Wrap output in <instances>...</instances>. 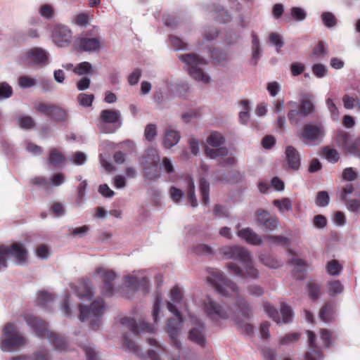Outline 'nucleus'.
<instances>
[{
    "label": "nucleus",
    "instance_id": "obj_9",
    "mask_svg": "<svg viewBox=\"0 0 360 360\" xmlns=\"http://www.w3.org/2000/svg\"><path fill=\"white\" fill-rule=\"evenodd\" d=\"M11 255L19 264H22L27 259V251L24 246L18 243H15L11 246L0 245V271L6 268L7 256Z\"/></svg>",
    "mask_w": 360,
    "mask_h": 360
},
{
    "label": "nucleus",
    "instance_id": "obj_17",
    "mask_svg": "<svg viewBox=\"0 0 360 360\" xmlns=\"http://www.w3.org/2000/svg\"><path fill=\"white\" fill-rule=\"evenodd\" d=\"M96 274L103 279V295L107 296L112 295L113 291V285L112 282L116 277L115 273L112 270H109L104 267H98L96 269Z\"/></svg>",
    "mask_w": 360,
    "mask_h": 360
},
{
    "label": "nucleus",
    "instance_id": "obj_40",
    "mask_svg": "<svg viewBox=\"0 0 360 360\" xmlns=\"http://www.w3.org/2000/svg\"><path fill=\"white\" fill-rule=\"evenodd\" d=\"M224 142V137L217 131H212L207 138V143L212 147H218Z\"/></svg>",
    "mask_w": 360,
    "mask_h": 360
},
{
    "label": "nucleus",
    "instance_id": "obj_49",
    "mask_svg": "<svg viewBox=\"0 0 360 360\" xmlns=\"http://www.w3.org/2000/svg\"><path fill=\"white\" fill-rule=\"evenodd\" d=\"M260 259L264 265L271 268H277L281 265L279 261L275 259L274 257L268 255H262L260 257Z\"/></svg>",
    "mask_w": 360,
    "mask_h": 360
},
{
    "label": "nucleus",
    "instance_id": "obj_2",
    "mask_svg": "<svg viewBox=\"0 0 360 360\" xmlns=\"http://www.w3.org/2000/svg\"><path fill=\"white\" fill-rule=\"evenodd\" d=\"M222 254L229 259L238 261L241 268L234 262L227 264L228 270L233 274L243 278H255L258 271L254 268L249 252L240 246L225 247L221 250Z\"/></svg>",
    "mask_w": 360,
    "mask_h": 360
},
{
    "label": "nucleus",
    "instance_id": "obj_61",
    "mask_svg": "<svg viewBox=\"0 0 360 360\" xmlns=\"http://www.w3.org/2000/svg\"><path fill=\"white\" fill-rule=\"evenodd\" d=\"M124 346L127 349L139 355V348L132 340H129L127 336L124 338Z\"/></svg>",
    "mask_w": 360,
    "mask_h": 360
},
{
    "label": "nucleus",
    "instance_id": "obj_52",
    "mask_svg": "<svg viewBox=\"0 0 360 360\" xmlns=\"http://www.w3.org/2000/svg\"><path fill=\"white\" fill-rule=\"evenodd\" d=\"M321 18L323 24L328 27H331L336 25V18L332 13H323L321 15Z\"/></svg>",
    "mask_w": 360,
    "mask_h": 360
},
{
    "label": "nucleus",
    "instance_id": "obj_46",
    "mask_svg": "<svg viewBox=\"0 0 360 360\" xmlns=\"http://www.w3.org/2000/svg\"><path fill=\"white\" fill-rule=\"evenodd\" d=\"M252 58L255 60V63H257L260 53L259 41L258 37L255 33L252 34Z\"/></svg>",
    "mask_w": 360,
    "mask_h": 360
},
{
    "label": "nucleus",
    "instance_id": "obj_47",
    "mask_svg": "<svg viewBox=\"0 0 360 360\" xmlns=\"http://www.w3.org/2000/svg\"><path fill=\"white\" fill-rule=\"evenodd\" d=\"M343 290V285L338 280H333L328 283V292L330 295H334L341 293Z\"/></svg>",
    "mask_w": 360,
    "mask_h": 360
},
{
    "label": "nucleus",
    "instance_id": "obj_53",
    "mask_svg": "<svg viewBox=\"0 0 360 360\" xmlns=\"http://www.w3.org/2000/svg\"><path fill=\"white\" fill-rule=\"evenodd\" d=\"M18 123L21 128L31 129L34 126V121L30 116H21L18 118Z\"/></svg>",
    "mask_w": 360,
    "mask_h": 360
},
{
    "label": "nucleus",
    "instance_id": "obj_26",
    "mask_svg": "<svg viewBox=\"0 0 360 360\" xmlns=\"http://www.w3.org/2000/svg\"><path fill=\"white\" fill-rule=\"evenodd\" d=\"M285 154L289 167L292 169H297L300 165V158L296 149L292 146H288Z\"/></svg>",
    "mask_w": 360,
    "mask_h": 360
},
{
    "label": "nucleus",
    "instance_id": "obj_51",
    "mask_svg": "<svg viewBox=\"0 0 360 360\" xmlns=\"http://www.w3.org/2000/svg\"><path fill=\"white\" fill-rule=\"evenodd\" d=\"M89 20V14L87 13H82L76 15L72 22L79 26H85L88 24Z\"/></svg>",
    "mask_w": 360,
    "mask_h": 360
},
{
    "label": "nucleus",
    "instance_id": "obj_50",
    "mask_svg": "<svg viewBox=\"0 0 360 360\" xmlns=\"http://www.w3.org/2000/svg\"><path fill=\"white\" fill-rule=\"evenodd\" d=\"M266 239L271 243L280 245L283 246H288L289 240L287 238L281 236H269Z\"/></svg>",
    "mask_w": 360,
    "mask_h": 360
},
{
    "label": "nucleus",
    "instance_id": "obj_30",
    "mask_svg": "<svg viewBox=\"0 0 360 360\" xmlns=\"http://www.w3.org/2000/svg\"><path fill=\"white\" fill-rule=\"evenodd\" d=\"M290 264L294 266V275L297 279H303L305 276L306 264L304 261L297 257L290 259Z\"/></svg>",
    "mask_w": 360,
    "mask_h": 360
},
{
    "label": "nucleus",
    "instance_id": "obj_10",
    "mask_svg": "<svg viewBox=\"0 0 360 360\" xmlns=\"http://www.w3.org/2000/svg\"><path fill=\"white\" fill-rule=\"evenodd\" d=\"M120 112L117 110H103L100 115L99 128L105 133H112L121 126Z\"/></svg>",
    "mask_w": 360,
    "mask_h": 360
},
{
    "label": "nucleus",
    "instance_id": "obj_14",
    "mask_svg": "<svg viewBox=\"0 0 360 360\" xmlns=\"http://www.w3.org/2000/svg\"><path fill=\"white\" fill-rule=\"evenodd\" d=\"M120 323L129 328L134 335H138L144 333H153L155 331V326L150 325L145 322H139L137 323L134 319L129 317H124L121 319Z\"/></svg>",
    "mask_w": 360,
    "mask_h": 360
},
{
    "label": "nucleus",
    "instance_id": "obj_35",
    "mask_svg": "<svg viewBox=\"0 0 360 360\" xmlns=\"http://www.w3.org/2000/svg\"><path fill=\"white\" fill-rule=\"evenodd\" d=\"M335 95L328 94V97L326 98V105L330 112L331 118L333 120L337 121L339 119V110L334 103Z\"/></svg>",
    "mask_w": 360,
    "mask_h": 360
},
{
    "label": "nucleus",
    "instance_id": "obj_64",
    "mask_svg": "<svg viewBox=\"0 0 360 360\" xmlns=\"http://www.w3.org/2000/svg\"><path fill=\"white\" fill-rule=\"evenodd\" d=\"M70 160L74 164L81 165L86 162V157L82 152H76L72 154Z\"/></svg>",
    "mask_w": 360,
    "mask_h": 360
},
{
    "label": "nucleus",
    "instance_id": "obj_6",
    "mask_svg": "<svg viewBox=\"0 0 360 360\" xmlns=\"http://www.w3.org/2000/svg\"><path fill=\"white\" fill-rule=\"evenodd\" d=\"M79 319L82 321H90L94 330L97 329L100 324V317L105 311V305L102 300H95L89 307L79 304Z\"/></svg>",
    "mask_w": 360,
    "mask_h": 360
},
{
    "label": "nucleus",
    "instance_id": "obj_59",
    "mask_svg": "<svg viewBox=\"0 0 360 360\" xmlns=\"http://www.w3.org/2000/svg\"><path fill=\"white\" fill-rule=\"evenodd\" d=\"M291 15L296 20H303L307 15L304 9L299 7H293L291 8Z\"/></svg>",
    "mask_w": 360,
    "mask_h": 360
},
{
    "label": "nucleus",
    "instance_id": "obj_28",
    "mask_svg": "<svg viewBox=\"0 0 360 360\" xmlns=\"http://www.w3.org/2000/svg\"><path fill=\"white\" fill-rule=\"evenodd\" d=\"M238 233L240 238L250 244L259 245L262 243V238L249 228L242 229Z\"/></svg>",
    "mask_w": 360,
    "mask_h": 360
},
{
    "label": "nucleus",
    "instance_id": "obj_32",
    "mask_svg": "<svg viewBox=\"0 0 360 360\" xmlns=\"http://www.w3.org/2000/svg\"><path fill=\"white\" fill-rule=\"evenodd\" d=\"M344 107L346 109L356 108L360 110V98L356 94H345L342 97Z\"/></svg>",
    "mask_w": 360,
    "mask_h": 360
},
{
    "label": "nucleus",
    "instance_id": "obj_8",
    "mask_svg": "<svg viewBox=\"0 0 360 360\" xmlns=\"http://www.w3.org/2000/svg\"><path fill=\"white\" fill-rule=\"evenodd\" d=\"M335 141L345 153L360 157V138L353 139L349 133L338 130L335 136Z\"/></svg>",
    "mask_w": 360,
    "mask_h": 360
},
{
    "label": "nucleus",
    "instance_id": "obj_54",
    "mask_svg": "<svg viewBox=\"0 0 360 360\" xmlns=\"http://www.w3.org/2000/svg\"><path fill=\"white\" fill-rule=\"evenodd\" d=\"M51 117L57 121H64L67 118V112L62 108L55 105L53 115Z\"/></svg>",
    "mask_w": 360,
    "mask_h": 360
},
{
    "label": "nucleus",
    "instance_id": "obj_60",
    "mask_svg": "<svg viewBox=\"0 0 360 360\" xmlns=\"http://www.w3.org/2000/svg\"><path fill=\"white\" fill-rule=\"evenodd\" d=\"M309 295L312 300H316L320 295V287L314 283L308 285Z\"/></svg>",
    "mask_w": 360,
    "mask_h": 360
},
{
    "label": "nucleus",
    "instance_id": "obj_63",
    "mask_svg": "<svg viewBox=\"0 0 360 360\" xmlns=\"http://www.w3.org/2000/svg\"><path fill=\"white\" fill-rule=\"evenodd\" d=\"M35 79L27 76H22L18 79V84L22 88H29L35 84Z\"/></svg>",
    "mask_w": 360,
    "mask_h": 360
},
{
    "label": "nucleus",
    "instance_id": "obj_15",
    "mask_svg": "<svg viewBox=\"0 0 360 360\" xmlns=\"http://www.w3.org/2000/svg\"><path fill=\"white\" fill-rule=\"evenodd\" d=\"M53 42L58 46L63 47L69 44L72 39L70 30L62 25H56L52 32Z\"/></svg>",
    "mask_w": 360,
    "mask_h": 360
},
{
    "label": "nucleus",
    "instance_id": "obj_3",
    "mask_svg": "<svg viewBox=\"0 0 360 360\" xmlns=\"http://www.w3.org/2000/svg\"><path fill=\"white\" fill-rule=\"evenodd\" d=\"M207 281L223 296L232 297L236 299L238 309L243 316L248 318L250 308L245 302L239 299V291L236 285L226 278L218 269L209 270Z\"/></svg>",
    "mask_w": 360,
    "mask_h": 360
},
{
    "label": "nucleus",
    "instance_id": "obj_24",
    "mask_svg": "<svg viewBox=\"0 0 360 360\" xmlns=\"http://www.w3.org/2000/svg\"><path fill=\"white\" fill-rule=\"evenodd\" d=\"M354 191L353 186L352 184H347L342 190L341 194L342 199L345 202L347 208L352 212H357L360 208V200H348L347 195L352 193Z\"/></svg>",
    "mask_w": 360,
    "mask_h": 360
},
{
    "label": "nucleus",
    "instance_id": "obj_21",
    "mask_svg": "<svg viewBox=\"0 0 360 360\" xmlns=\"http://www.w3.org/2000/svg\"><path fill=\"white\" fill-rule=\"evenodd\" d=\"M77 49L82 51H94L100 46V41L97 37H89L87 34L82 35L75 41Z\"/></svg>",
    "mask_w": 360,
    "mask_h": 360
},
{
    "label": "nucleus",
    "instance_id": "obj_41",
    "mask_svg": "<svg viewBox=\"0 0 360 360\" xmlns=\"http://www.w3.org/2000/svg\"><path fill=\"white\" fill-rule=\"evenodd\" d=\"M342 269V265L337 260H331L326 264V271L332 276L338 275Z\"/></svg>",
    "mask_w": 360,
    "mask_h": 360
},
{
    "label": "nucleus",
    "instance_id": "obj_13",
    "mask_svg": "<svg viewBox=\"0 0 360 360\" xmlns=\"http://www.w3.org/2000/svg\"><path fill=\"white\" fill-rule=\"evenodd\" d=\"M20 60L25 65H46L48 64L49 54L41 48H33L27 51Z\"/></svg>",
    "mask_w": 360,
    "mask_h": 360
},
{
    "label": "nucleus",
    "instance_id": "obj_55",
    "mask_svg": "<svg viewBox=\"0 0 360 360\" xmlns=\"http://www.w3.org/2000/svg\"><path fill=\"white\" fill-rule=\"evenodd\" d=\"M91 69V65L88 62H82L79 64H78L74 69V72L79 75H84L86 73H88Z\"/></svg>",
    "mask_w": 360,
    "mask_h": 360
},
{
    "label": "nucleus",
    "instance_id": "obj_19",
    "mask_svg": "<svg viewBox=\"0 0 360 360\" xmlns=\"http://www.w3.org/2000/svg\"><path fill=\"white\" fill-rule=\"evenodd\" d=\"M145 271L134 272L125 277L126 283L132 289L141 288L144 292H148V281L145 278Z\"/></svg>",
    "mask_w": 360,
    "mask_h": 360
},
{
    "label": "nucleus",
    "instance_id": "obj_62",
    "mask_svg": "<svg viewBox=\"0 0 360 360\" xmlns=\"http://www.w3.org/2000/svg\"><path fill=\"white\" fill-rule=\"evenodd\" d=\"M321 338L325 345L328 347L330 345L331 340L333 339L332 333L326 329H321L320 331Z\"/></svg>",
    "mask_w": 360,
    "mask_h": 360
},
{
    "label": "nucleus",
    "instance_id": "obj_48",
    "mask_svg": "<svg viewBox=\"0 0 360 360\" xmlns=\"http://www.w3.org/2000/svg\"><path fill=\"white\" fill-rule=\"evenodd\" d=\"M300 338V334L297 333H289L280 339L281 345H289L291 343L297 342Z\"/></svg>",
    "mask_w": 360,
    "mask_h": 360
},
{
    "label": "nucleus",
    "instance_id": "obj_23",
    "mask_svg": "<svg viewBox=\"0 0 360 360\" xmlns=\"http://www.w3.org/2000/svg\"><path fill=\"white\" fill-rule=\"evenodd\" d=\"M76 294L80 299L90 300L92 296V292L89 283L84 279H81L74 285H71Z\"/></svg>",
    "mask_w": 360,
    "mask_h": 360
},
{
    "label": "nucleus",
    "instance_id": "obj_42",
    "mask_svg": "<svg viewBox=\"0 0 360 360\" xmlns=\"http://www.w3.org/2000/svg\"><path fill=\"white\" fill-rule=\"evenodd\" d=\"M273 204L278 207L281 212L289 211L292 207L291 201L287 198H284L281 200H274Z\"/></svg>",
    "mask_w": 360,
    "mask_h": 360
},
{
    "label": "nucleus",
    "instance_id": "obj_27",
    "mask_svg": "<svg viewBox=\"0 0 360 360\" xmlns=\"http://www.w3.org/2000/svg\"><path fill=\"white\" fill-rule=\"evenodd\" d=\"M287 106L289 108L288 118L290 122L292 124H297L304 115H302L300 108H297L295 102L290 101L287 103Z\"/></svg>",
    "mask_w": 360,
    "mask_h": 360
},
{
    "label": "nucleus",
    "instance_id": "obj_5",
    "mask_svg": "<svg viewBox=\"0 0 360 360\" xmlns=\"http://www.w3.org/2000/svg\"><path fill=\"white\" fill-rule=\"evenodd\" d=\"M180 60L187 66L189 75L196 81L207 84L210 82V77L207 75L200 65H205L206 61L205 59L199 58L193 53L181 55Z\"/></svg>",
    "mask_w": 360,
    "mask_h": 360
},
{
    "label": "nucleus",
    "instance_id": "obj_22",
    "mask_svg": "<svg viewBox=\"0 0 360 360\" xmlns=\"http://www.w3.org/2000/svg\"><path fill=\"white\" fill-rule=\"evenodd\" d=\"M308 335L309 351L305 354V360H321L323 354L321 349L315 343L316 335L310 331H307Z\"/></svg>",
    "mask_w": 360,
    "mask_h": 360
},
{
    "label": "nucleus",
    "instance_id": "obj_36",
    "mask_svg": "<svg viewBox=\"0 0 360 360\" xmlns=\"http://www.w3.org/2000/svg\"><path fill=\"white\" fill-rule=\"evenodd\" d=\"M54 106L55 105L49 103L40 102L36 103L34 108L38 112L51 117L53 115Z\"/></svg>",
    "mask_w": 360,
    "mask_h": 360
},
{
    "label": "nucleus",
    "instance_id": "obj_20",
    "mask_svg": "<svg viewBox=\"0 0 360 360\" xmlns=\"http://www.w3.org/2000/svg\"><path fill=\"white\" fill-rule=\"evenodd\" d=\"M160 162V156L156 149L150 148L147 150L146 154L143 157L141 163L143 165V169L146 176L152 179L153 176H150L148 169L154 168L155 170L157 169L158 162ZM157 177L155 176L154 178Z\"/></svg>",
    "mask_w": 360,
    "mask_h": 360
},
{
    "label": "nucleus",
    "instance_id": "obj_57",
    "mask_svg": "<svg viewBox=\"0 0 360 360\" xmlns=\"http://www.w3.org/2000/svg\"><path fill=\"white\" fill-rule=\"evenodd\" d=\"M269 39L272 44L276 46L277 52H279V49L283 45L281 36L277 33H271L269 34Z\"/></svg>",
    "mask_w": 360,
    "mask_h": 360
},
{
    "label": "nucleus",
    "instance_id": "obj_34",
    "mask_svg": "<svg viewBox=\"0 0 360 360\" xmlns=\"http://www.w3.org/2000/svg\"><path fill=\"white\" fill-rule=\"evenodd\" d=\"M185 181L187 184L186 192H187L188 201L190 202V204L192 207H195L198 205V202H197V199L195 197L194 183L193 181V179L188 176L186 177Z\"/></svg>",
    "mask_w": 360,
    "mask_h": 360
},
{
    "label": "nucleus",
    "instance_id": "obj_18",
    "mask_svg": "<svg viewBox=\"0 0 360 360\" xmlns=\"http://www.w3.org/2000/svg\"><path fill=\"white\" fill-rule=\"evenodd\" d=\"M190 319L193 328L189 331V339L193 342L203 347L205 343L204 336V326L199 322L198 319L194 316H190Z\"/></svg>",
    "mask_w": 360,
    "mask_h": 360
},
{
    "label": "nucleus",
    "instance_id": "obj_33",
    "mask_svg": "<svg viewBox=\"0 0 360 360\" xmlns=\"http://www.w3.org/2000/svg\"><path fill=\"white\" fill-rule=\"evenodd\" d=\"M335 310L332 304H326L321 308L319 313L320 319L324 322H330L334 319Z\"/></svg>",
    "mask_w": 360,
    "mask_h": 360
},
{
    "label": "nucleus",
    "instance_id": "obj_56",
    "mask_svg": "<svg viewBox=\"0 0 360 360\" xmlns=\"http://www.w3.org/2000/svg\"><path fill=\"white\" fill-rule=\"evenodd\" d=\"M93 94H80L77 97L78 102L83 106H90L94 101Z\"/></svg>",
    "mask_w": 360,
    "mask_h": 360
},
{
    "label": "nucleus",
    "instance_id": "obj_39",
    "mask_svg": "<svg viewBox=\"0 0 360 360\" xmlns=\"http://www.w3.org/2000/svg\"><path fill=\"white\" fill-rule=\"evenodd\" d=\"M200 191L202 197V203L205 205L209 203V184L204 179L200 180Z\"/></svg>",
    "mask_w": 360,
    "mask_h": 360
},
{
    "label": "nucleus",
    "instance_id": "obj_44",
    "mask_svg": "<svg viewBox=\"0 0 360 360\" xmlns=\"http://www.w3.org/2000/svg\"><path fill=\"white\" fill-rule=\"evenodd\" d=\"M53 295L47 291H40L38 293L37 302L39 304L45 307L46 304L53 300Z\"/></svg>",
    "mask_w": 360,
    "mask_h": 360
},
{
    "label": "nucleus",
    "instance_id": "obj_25",
    "mask_svg": "<svg viewBox=\"0 0 360 360\" xmlns=\"http://www.w3.org/2000/svg\"><path fill=\"white\" fill-rule=\"evenodd\" d=\"M314 96L311 94H305L302 95L300 100V108L302 112V115L307 116L314 111V107L313 104Z\"/></svg>",
    "mask_w": 360,
    "mask_h": 360
},
{
    "label": "nucleus",
    "instance_id": "obj_4",
    "mask_svg": "<svg viewBox=\"0 0 360 360\" xmlns=\"http://www.w3.org/2000/svg\"><path fill=\"white\" fill-rule=\"evenodd\" d=\"M25 320L37 335L49 338L56 349L59 351L66 350L67 343L65 339L55 333L49 331L45 321L32 314H25Z\"/></svg>",
    "mask_w": 360,
    "mask_h": 360
},
{
    "label": "nucleus",
    "instance_id": "obj_31",
    "mask_svg": "<svg viewBox=\"0 0 360 360\" xmlns=\"http://www.w3.org/2000/svg\"><path fill=\"white\" fill-rule=\"evenodd\" d=\"M64 161L65 157L59 150L53 148L50 150L48 158V164L49 165L57 167L62 165Z\"/></svg>",
    "mask_w": 360,
    "mask_h": 360
},
{
    "label": "nucleus",
    "instance_id": "obj_12",
    "mask_svg": "<svg viewBox=\"0 0 360 360\" xmlns=\"http://www.w3.org/2000/svg\"><path fill=\"white\" fill-rule=\"evenodd\" d=\"M324 136L321 124H307L302 130L300 139L306 144H317Z\"/></svg>",
    "mask_w": 360,
    "mask_h": 360
},
{
    "label": "nucleus",
    "instance_id": "obj_37",
    "mask_svg": "<svg viewBox=\"0 0 360 360\" xmlns=\"http://www.w3.org/2000/svg\"><path fill=\"white\" fill-rule=\"evenodd\" d=\"M322 153L324 158L331 162H336L340 158L338 152L330 146L324 147L322 150Z\"/></svg>",
    "mask_w": 360,
    "mask_h": 360
},
{
    "label": "nucleus",
    "instance_id": "obj_43",
    "mask_svg": "<svg viewBox=\"0 0 360 360\" xmlns=\"http://www.w3.org/2000/svg\"><path fill=\"white\" fill-rule=\"evenodd\" d=\"M264 309L268 316L274 321L278 323H281V318L278 315V312L271 304L268 302L264 303Z\"/></svg>",
    "mask_w": 360,
    "mask_h": 360
},
{
    "label": "nucleus",
    "instance_id": "obj_38",
    "mask_svg": "<svg viewBox=\"0 0 360 360\" xmlns=\"http://www.w3.org/2000/svg\"><path fill=\"white\" fill-rule=\"evenodd\" d=\"M241 110L239 113V120L241 123L246 124L249 120L250 105L247 100H243L239 103Z\"/></svg>",
    "mask_w": 360,
    "mask_h": 360
},
{
    "label": "nucleus",
    "instance_id": "obj_16",
    "mask_svg": "<svg viewBox=\"0 0 360 360\" xmlns=\"http://www.w3.org/2000/svg\"><path fill=\"white\" fill-rule=\"evenodd\" d=\"M205 153L206 155L212 159H218L220 164L223 165H231L236 162L234 157L229 155L226 148H209L205 147Z\"/></svg>",
    "mask_w": 360,
    "mask_h": 360
},
{
    "label": "nucleus",
    "instance_id": "obj_11",
    "mask_svg": "<svg viewBox=\"0 0 360 360\" xmlns=\"http://www.w3.org/2000/svg\"><path fill=\"white\" fill-rule=\"evenodd\" d=\"M202 307L207 316L214 322L217 323L229 317L228 311L209 297L205 298Z\"/></svg>",
    "mask_w": 360,
    "mask_h": 360
},
{
    "label": "nucleus",
    "instance_id": "obj_45",
    "mask_svg": "<svg viewBox=\"0 0 360 360\" xmlns=\"http://www.w3.org/2000/svg\"><path fill=\"white\" fill-rule=\"evenodd\" d=\"M281 314L282 315V322L284 323L290 322L292 319V311L291 308L287 304L283 303L281 306Z\"/></svg>",
    "mask_w": 360,
    "mask_h": 360
},
{
    "label": "nucleus",
    "instance_id": "obj_58",
    "mask_svg": "<svg viewBox=\"0 0 360 360\" xmlns=\"http://www.w3.org/2000/svg\"><path fill=\"white\" fill-rule=\"evenodd\" d=\"M329 196L326 191H321L318 193L316 203L319 206L324 207L328 204Z\"/></svg>",
    "mask_w": 360,
    "mask_h": 360
},
{
    "label": "nucleus",
    "instance_id": "obj_29",
    "mask_svg": "<svg viewBox=\"0 0 360 360\" xmlns=\"http://www.w3.org/2000/svg\"><path fill=\"white\" fill-rule=\"evenodd\" d=\"M179 133L172 129L171 127H169L167 129L164 137L163 143L165 147L169 148L174 146L179 142Z\"/></svg>",
    "mask_w": 360,
    "mask_h": 360
},
{
    "label": "nucleus",
    "instance_id": "obj_7",
    "mask_svg": "<svg viewBox=\"0 0 360 360\" xmlns=\"http://www.w3.org/2000/svg\"><path fill=\"white\" fill-rule=\"evenodd\" d=\"M25 339L17 331L12 323H7L3 330V338L1 348L4 352L17 349L24 345Z\"/></svg>",
    "mask_w": 360,
    "mask_h": 360
},
{
    "label": "nucleus",
    "instance_id": "obj_1",
    "mask_svg": "<svg viewBox=\"0 0 360 360\" xmlns=\"http://www.w3.org/2000/svg\"><path fill=\"white\" fill-rule=\"evenodd\" d=\"M170 299L172 302H167L168 310L172 313L174 318L169 319L167 323V332L168 333L172 345L178 350L181 348V344L177 339L179 332L182 328L183 320L180 310H187L186 302L183 298L182 290L178 286H174L170 291Z\"/></svg>",
    "mask_w": 360,
    "mask_h": 360
}]
</instances>
